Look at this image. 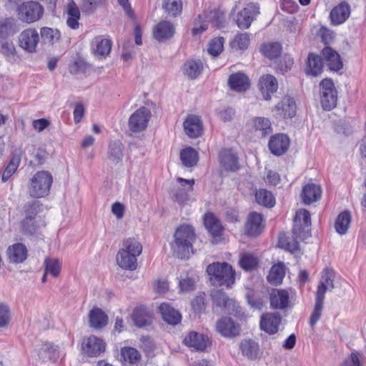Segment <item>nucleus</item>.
<instances>
[{"instance_id":"nucleus-57","label":"nucleus","mask_w":366,"mask_h":366,"mask_svg":"<svg viewBox=\"0 0 366 366\" xmlns=\"http://www.w3.org/2000/svg\"><path fill=\"white\" fill-rule=\"evenodd\" d=\"M0 52L6 58H14L16 54V49L13 42L6 39H1Z\"/></svg>"},{"instance_id":"nucleus-8","label":"nucleus","mask_w":366,"mask_h":366,"mask_svg":"<svg viewBox=\"0 0 366 366\" xmlns=\"http://www.w3.org/2000/svg\"><path fill=\"white\" fill-rule=\"evenodd\" d=\"M259 14V6L257 3H249L240 10L235 19L237 26L241 29L249 28L252 21Z\"/></svg>"},{"instance_id":"nucleus-44","label":"nucleus","mask_w":366,"mask_h":366,"mask_svg":"<svg viewBox=\"0 0 366 366\" xmlns=\"http://www.w3.org/2000/svg\"><path fill=\"white\" fill-rule=\"evenodd\" d=\"M351 221V216L349 212H341L335 222V227L336 232L340 234H345L348 229Z\"/></svg>"},{"instance_id":"nucleus-40","label":"nucleus","mask_w":366,"mask_h":366,"mask_svg":"<svg viewBox=\"0 0 366 366\" xmlns=\"http://www.w3.org/2000/svg\"><path fill=\"white\" fill-rule=\"evenodd\" d=\"M41 40L43 44L53 45L57 42L61 38V33L59 29L42 27L40 29Z\"/></svg>"},{"instance_id":"nucleus-63","label":"nucleus","mask_w":366,"mask_h":366,"mask_svg":"<svg viewBox=\"0 0 366 366\" xmlns=\"http://www.w3.org/2000/svg\"><path fill=\"white\" fill-rule=\"evenodd\" d=\"M294 64L292 58L285 55L277 64V69L282 73L287 72Z\"/></svg>"},{"instance_id":"nucleus-52","label":"nucleus","mask_w":366,"mask_h":366,"mask_svg":"<svg viewBox=\"0 0 366 366\" xmlns=\"http://www.w3.org/2000/svg\"><path fill=\"white\" fill-rule=\"evenodd\" d=\"M249 35L247 33H240L234 36L230 42V46L237 50H244L249 46Z\"/></svg>"},{"instance_id":"nucleus-53","label":"nucleus","mask_w":366,"mask_h":366,"mask_svg":"<svg viewBox=\"0 0 366 366\" xmlns=\"http://www.w3.org/2000/svg\"><path fill=\"white\" fill-rule=\"evenodd\" d=\"M211 297L216 305L220 307H227L232 302L222 290H214L211 292Z\"/></svg>"},{"instance_id":"nucleus-37","label":"nucleus","mask_w":366,"mask_h":366,"mask_svg":"<svg viewBox=\"0 0 366 366\" xmlns=\"http://www.w3.org/2000/svg\"><path fill=\"white\" fill-rule=\"evenodd\" d=\"M92 46L96 55L106 56L110 53L112 42L109 39L97 36L92 41Z\"/></svg>"},{"instance_id":"nucleus-60","label":"nucleus","mask_w":366,"mask_h":366,"mask_svg":"<svg viewBox=\"0 0 366 366\" xmlns=\"http://www.w3.org/2000/svg\"><path fill=\"white\" fill-rule=\"evenodd\" d=\"M335 132L339 134L348 135L352 132V127L345 120H339L333 124Z\"/></svg>"},{"instance_id":"nucleus-13","label":"nucleus","mask_w":366,"mask_h":366,"mask_svg":"<svg viewBox=\"0 0 366 366\" xmlns=\"http://www.w3.org/2000/svg\"><path fill=\"white\" fill-rule=\"evenodd\" d=\"M82 351L89 357H97L105 350L104 341L94 335L84 339L81 343Z\"/></svg>"},{"instance_id":"nucleus-9","label":"nucleus","mask_w":366,"mask_h":366,"mask_svg":"<svg viewBox=\"0 0 366 366\" xmlns=\"http://www.w3.org/2000/svg\"><path fill=\"white\" fill-rule=\"evenodd\" d=\"M151 117L150 110L142 107L136 110L129 119V127L134 132H139L144 130L148 124Z\"/></svg>"},{"instance_id":"nucleus-14","label":"nucleus","mask_w":366,"mask_h":366,"mask_svg":"<svg viewBox=\"0 0 366 366\" xmlns=\"http://www.w3.org/2000/svg\"><path fill=\"white\" fill-rule=\"evenodd\" d=\"M239 349L242 356L250 361L259 360L263 354L259 343L252 339L242 340Z\"/></svg>"},{"instance_id":"nucleus-27","label":"nucleus","mask_w":366,"mask_h":366,"mask_svg":"<svg viewBox=\"0 0 366 366\" xmlns=\"http://www.w3.org/2000/svg\"><path fill=\"white\" fill-rule=\"evenodd\" d=\"M208 337L197 332H191L184 339L186 345L199 351H204L208 345Z\"/></svg>"},{"instance_id":"nucleus-62","label":"nucleus","mask_w":366,"mask_h":366,"mask_svg":"<svg viewBox=\"0 0 366 366\" xmlns=\"http://www.w3.org/2000/svg\"><path fill=\"white\" fill-rule=\"evenodd\" d=\"M323 304L324 302L315 301V307L310 319V324L312 326H314L320 320L323 309Z\"/></svg>"},{"instance_id":"nucleus-42","label":"nucleus","mask_w":366,"mask_h":366,"mask_svg":"<svg viewBox=\"0 0 366 366\" xmlns=\"http://www.w3.org/2000/svg\"><path fill=\"white\" fill-rule=\"evenodd\" d=\"M180 159L186 167H192L197 164L198 153L192 147H187L180 152Z\"/></svg>"},{"instance_id":"nucleus-24","label":"nucleus","mask_w":366,"mask_h":366,"mask_svg":"<svg viewBox=\"0 0 366 366\" xmlns=\"http://www.w3.org/2000/svg\"><path fill=\"white\" fill-rule=\"evenodd\" d=\"M269 302L272 309L285 310L289 306V293L285 290L272 289L269 293Z\"/></svg>"},{"instance_id":"nucleus-33","label":"nucleus","mask_w":366,"mask_h":366,"mask_svg":"<svg viewBox=\"0 0 366 366\" xmlns=\"http://www.w3.org/2000/svg\"><path fill=\"white\" fill-rule=\"evenodd\" d=\"M17 21L13 18L0 20V39H6L19 31Z\"/></svg>"},{"instance_id":"nucleus-25","label":"nucleus","mask_w":366,"mask_h":366,"mask_svg":"<svg viewBox=\"0 0 366 366\" xmlns=\"http://www.w3.org/2000/svg\"><path fill=\"white\" fill-rule=\"evenodd\" d=\"M296 103L292 97H284L281 102L275 106L277 114L284 119H291L296 114Z\"/></svg>"},{"instance_id":"nucleus-20","label":"nucleus","mask_w":366,"mask_h":366,"mask_svg":"<svg viewBox=\"0 0 366 366\" xmlns=\"http://www.w3.org/2000/svg\"><path fill=\"white\" fill-rule=\"evenodd\" d=\"M290 142V139L287 135L278 134L270 138L268 147L273 154L280 156L288 150Z\"/></svg>"},{"instance_id":"nucleus-18","label":"nucleus","mask_w":366,"mask_h":366,"mask_svg":"<svg viewBox=\"0 0 366 366\" xmlns=\"http://www.w3.org/2000/svg\"><path fill=\"white\" fill-rule=\"evenodd\" d=\"M350 6L346 1H342L335 6L330 13L331 24L337 26L343 24L350 15Z\"/></svg>"},{"instance_id":"nucleus-58","label":"nucleus","mask_w":366,"mask_h":366,"mask_svg":"<svg viewBox=\"0 0 366 366\" xmlns=\"http://www.w3.org/2000/svg\"><path fill=\"white\" fill-rule=\"evenodd\" d=\"M334 278V271L332 269L325 268L323 270L320 282L324 283V285L329 289V290H332V289L335 287Z\"/></svg>"},{"instance_id":"nucleus-64","label":"nucleus","mask_w":366,"mask_h":366,"mask_svg":"<svg viewBox=\"0 0 366 366\" xmlns=\"http://www.w3.org/2000/svg\"><path fill=\"white\" fill-rule=\"evenodd\" d=\"M195 281L192 277H187L181 280L179 282V287L183 292H189L194 290Z\"/></svg>"},{"instance_id":"nucleus-51","label":"nucleus","mask_w":366,"mask_h":366,"mask_svg":"<svg viewBox=\"0 0 366 366\" xmlns=\"http://www.w3.org/2000/svg\"><path fill=\"white\" fill-rule=\"evenodd\" d=\"M254 126L256 131H259L262 137H266L272 132L271 122L267 118L256 117L254 119Z\"/></svg>"},{"instance_id":"nucleus-21","label":"nucleus","mask_w":366,"mask_h":366,"mask_svg":"<svg viewBox=\"0 0 366 366\" xmlns=\"http://www.w3.org/2000/svg\"><path fill=\"white\" fill-rule=\"evenodd\" d=\"M321 55L330 70L337 71L342 68L343 64L340 54L330 46H325L321 51Z\"/></svg>"},{"instance_id":"nucleus-35","label":"nucleus","mask_w":366,"mask_h":366,"mask_svg":"<svg viewBox=\"0 0 366 366\" xmlns=\"http://www.w3.org/2000/svg\"><path fill=\"white\" fill-rule=\"evenodd\" d=\"M203 70V63L201 60H188L183 67V73L189 79H195Z\"/></svg>"},{"instance_id":"nucleus-55","label":"nucleus","mask_w":366,"mask_h":366,"mask_svg":"<svg viewBox=\"0 0 366 366\" xmlns=\"http://www.w3.org/2000/svg\"><path fill=\"white\" fill-rule=\"evenodd\" d=\"M46 274H50L54 277H56L61 270L60 262L56 259H46L44 260Z\"/></svg>"},{"instance_id":"nucleus-19","label":"nucleus","mask_w":366,"mask_h":366,"mask_svg":"<svg viewBox=\"0 0 366 366\" xmlns=\"http://www.w3.org/2000/svg\"><path fill=\"white\" fill-rule=\"evenodd\" d=\"M282 322V317L278 313H267L261 317L259 326L262 330L269 335L278 332L279 326Z\"/></svg>"},{"instance_id":"nucleus-34","label":"nucleus","mask_w":366,"mask_h":366,"mask_svg":"<svg viewBox=\"0 0 366 366\" xmlns=\"http://www.w3.org/2000/svg\"><path fill=\"white\" fill-rule=\"evenodd\" d=\"M89 317L90 326L95 329H101L107 324V315L98 307H94L90 311Z\"/></svg>"},{"instance_id":"nucleus-61","label":"nucleus","mask_w":366,"mask_h":366,"mask_svg":"<svg viewBox=\"0 0 366 366\" xmlns=\"http://www.w3.org/2000/svg\"><path fill=\"white\" fill-rule=\"evenodd\" d=\"M10 320L9 307L3 303H0V327H6Z\"/></svg>"},{"instance_id":"nucleus-7","label":"nucleus","mask_w":366,"mask_h":366,"mask_svg":"<svg viewBox=\"0 0 366 366\" xmlns=\"http://www.w3.org/2000/svg\"><path fill=\"white\" fill-rule=\"evenodd\" d=\"M320 102L325 110H331L337 104V94L332 79H325L320 83Z\"/></svg>"},{"instance_id":"nucleus-38","label":"nucleus","mask_w":366,"mask_h":366,"mask_svg":"<svg viewBox=\"0 0 366 366\" xmlns=\"http://www.w3.org/2000/svg\"><path fill=\"white\" fill-rule=\"evenodd\" d=\"M204 224L213 237L220 236L222 229L221 223L212 213L208 212L204 214Z\"/></svg>"},{"instance_id":"nucleus-54","label":"nucleus","mask_w":366,"mask_h":366,"mask_svg":"<svg viewBox=\"0 0 366 366\" xmlns=\"http://www.w3.org/2000/svg\"><path fill=\"white\" fill-rule=\"evenodd\" d=\"M224 44V39L223 37L219 36L212 39L208 44V53L213 56H217L223 51Z\"/></svg>"},{"instance_id":"nucleus-23","label":"nucleus","mask_w":366,"mask_h":366,"mask_svg":"<svg viewBox=\"0 0 366 366\" xmlns=\"http://www.w3.org/2000/svg\"><path fill=\"white\" fill-rule=\"evenodd\" d=\"M259 86L264 99L269 100L271 94L276 92L278 89V82L273 75L265 74L260 77Z\"/></svg>"},{"instance_id":"nucleus-10","label":"nucleus","mask_w":366,"mask_h":366,"mask_svg":"<svg viewBox=\"0 0 366 366\" xmlns=\"http://www.w3.org/2000/svg\"><path fill=\"white\" fill-rule=\"evenodd\" d=\"M216 330L222 337L233 338L240 333V325L231 317H222L216 323Z\"/></svg>"},{"instance_id":"nucleus-6","label":"nucleus","mask_w":366,"mask_h":366,"mask_svg":"<svg viewBox=\"0 0 366 366\" xmlns=\"http://www.w3.org/2000/svg\"><path fill=\"white\" fill-rule=\"evenodd\" d=\"M43 13V7L36 1L24 2L18 7L19 18L28 24L40 19Z\"/></svg>"},{"instance_id":"nucleus-17","label":"nucleus","mask_w":366,"mask_h":366,"mask_svg":"<svg viewBox=\"0 0 366 366\" xmlns=\"http://www.w3.org/2000/svg\"><path fill=\"white\" fill-rule=\"evenodd\" d=\"M185 134L190 138H197L203 132L202 122L199 116L189 114L183 123Z\"/></svg>"},{"instance_id":"nucleus-50","label":"nucleus","mask_w":366,"mask_h":366,"mask_svg":"<svg viewBox=\"0 0 366 366\" xmlns=\"http://www.w3.org/2000/svg\"><path fill=\"white\" fill-rule=\"evenodd\" d=\"M21 159L19 156L14 155L11 157L1 175V181L6 182L15 173L19 166Z\"/></svg>"},{"instance_id":"nucleus-28","label":"nucleus","mask_w":366,"mask_h":366,"mask_svg":"<svg viewBox=\"0 0 366 366\" xmlns=\"http://www.w3.org/2000/svg\"><path fill=\"white\" fill-rule=\"evenodd\" d=\"M159 312L162 319L169 325H176L182 320L181 314L168 303H162L159 307Z\"/></svg>"},{"instance_id":"nucleus-16","label":"nucleus","mask_w":366,"mask_h":366,"mask_svg":"<svg viewBox=\"0 0 366 366\" xmlns=\"http://www.w3.org/2000/svg\"><path fill=\"white\" fill-rule=\"evenodd\" d=\"M182 187H178L172 191L171 195L179 204H185L189 200V192L193 190L194 180L185 179L181 177L177 179Z\"/></svg>"},{"instance_id":"nucleus-2","label":"nucleus","mask_w":366,"mask_h":366,"mask_svg":"<svg viewBox=\"0 0 366 366\" xmlns=\"http://www.w3.org/2000/svg\"><path fill=\"white\" fill-rule=\"evenodd\" d=\"M195 234L192 227L181 225L175 231L174 240L171 243L173 255L179 259H188L192 253V243Z\"/></svg>"},{"instance_id":"nucleus-46","label":"nucleus","mask_w":366,"mask_h":366,"mask_svg":"<svg viewBox=\"0 0 366 366\" xmlns=\"http://www.w3.org/2000/svg\"><path fill=\"white\" fill-rule=\"evenodd\" d=\"M259 260L257 257L250 253H244L241 255L239 264L245 271H251L258 266Z\"/></svg>"},{"instance_id":"nucleus-41","label":"nucleus","mask_w":366,"mask_h":366,"mask_svg":"<svg viewBox=\"0 0 366 366\" xmlns=\"http://www.w3.org/2000/svg\"><path fill=\"white\" fill-rule=\"evenodd\" d=\"M285 274V266L284 264L281 262L271 267L267 279L270 284L277 285L282 283Z\"/></svg>"},{"instance_id":"nucleus-29","label":"nucleus","mask_w":366,"mask_h":366,"mask_svg":"<svg viewBox=\"0 0 366 366\" xmlns=\"http://www.w3.org/2000/svg\"><path fill=\"white\" fill-rule=\"evenodd\" d=\"M137 257L138 255L119 249L117 254V262L121 268L133 271L137 267Z\"/></svg>"},{"instance_id":"nucleus-15","label":"nucleus","mask_w":366,"mask_h":366,"mask_svg":"<svg viewBox=\"0 0 366 366\" xmlns=\"http://www.w3.org/2000/svg\"><path fill=\"white\" fill-rule=\"evenodd\" d=\"M262 222L263 216L261 214L256 212L249 213L244 227L245 234L249 237L259 235L264 229Z\"/></svg>"},{"instance_id":"nucleus-45","label":"nucleus","mask_w":366,"mask_h":366,"mask_svg":"<svg viewBox=\"0 0 366 366\" xmlns=\"http://www.w3.org/2000/svg\"><path fill=\"white\" fill-rule=\"evenodd\" d=\"M121 358L124 364H135L140 360L141 355L137 349L125 347L121 350Z\"/></svg>"},{"instance_id":"nucleus-12","label":"nucleus","mask_w":366,"mask_h":366,"mask_svg":"<svg viewBox=\"0 0 366 366\" xmlns=\"http://www.w3.org/2000/svg\"><path fill=\"white\" fill-rule=\"evenodd\" d=\"M220 167L226 172H234L239 169V157L232 149H222L218 154Z\"/></svg>"},{"instance_id":"nucleus-36","label":"nucleus","mask_w":366,"mask_h":366,"mask_svg":"<svg viewBox=\"0 0 366 366\" xmlns=\"http://www.w3.org/2000/svg\"><path fill=\"white\" fill-rule=\"evenodd\" d=\"M132 317L134 325L138 327L149 325L152 322L149 313L143 306L136 307Z\"/></svg>"},{"instance_id":"nucleus-11","label":"nucleus","mask_w":366,"mask_h":366,"mask_svg":"<svg viewBox=\"0 0 366 366\" xmlns=\"http://www.w3.org/2000/svg\"><path fill=\"white\" fill-rule=\"evenodd\" d=\"M39 40V34L36 29H26L19 36V46L29 53H34Z\"/></svg>"},{"instance_id":"nucleus-47","label":"nucleus","mask_w":366,"mask_h":366,"mask_svg":"<svg viewBox=\"0 0 366 366\" xmlns=\"http://www.w3.org/2000/svg\"><path fill=\"white\" fill-rule=\"evenodd\" d=\"M162 8L169 15L175 17L180 14L182 10L181 0H162Z\"/></svg>"},{"instance_id":"nucleus-1","label":"nucleus","mask_w":366,"mask_h":366,"mask_svg":"<svg viewBox=\"0 0 366 366\" xmlns=\"http://www.w3.org/2000/svg\"><path fill=\"white\" fill-rule=\"evenodd\" d=\"M311 218L309 211L301 209L297 211L292 229V239L285 236L280 237L279 245L292 253L299 250V240H305L311 236Z\"/></svg>"},{"instance_id":"nucleus-26","label":"nucleus","mask_w":366,"mask_h":366,"mask_svg":"<svg viewBox=\"0 0 366 366\" xmlns=\"http://www.w3.org/2000/svg\"><path fill=\"white\" fill-rule=\"evenodd\" d=\"M175 32V27L172 23L168 21H162L157 24L153 29L155 39L159 41L172 38Z\"/></svg>"},{"instance_id":"nucleus-22","label":"nucleus","mask_w":366,"mask_h":366,"mask_svg":"<svg viewBox=\"0 0 366 366\" xmlns=\"http://www.w3.org/2000/svg\"><path fill=\"white\" fill-rule=\"evenodd\" d=\"M6 257L10 263H23L28 257L27 248L22 243H15L7 248Z\"/></svg>"},{"instance_id":"nucleus-49","label":"nucleus","mask_w":366,"mask_h":366,"mask_svg":"<svg viewBox=\"0 0 366 366\" xmlns=\"http://www.w3.org/2000/svg\"><path fill=\"white\" fill-rule=\"evenodd\" d=\"M120 250H125L128 253L139 256L142 252V246L135 238L129 237L123 241Z\"/></svg>"},{"instance_id":"nucleus-59","label":"nucleus","mask_w":366,"mask_h":366,"mask_svg":"<svg viewBox=\"0 0 366 366\" xmlns=\"http://www.w3.org/2000/svg\"><path fill=\"white\" fill-rule=\"evenodd\" d=\"M21 227L24 232L28 234H35L37 229L34 219L31 216H27L22 220Z\"/></svg>"},{"instance_id":"nucleus-39","label":"nucleus","mask_w":366,"mask_h":366,"mask_svg":"<svg viewBox=\"0 0 366 366\" xmlns=\"http://www.w3.org/2000/svg\"><path fill=\"white\" fill-rule=\"evenodd\" d=\"M323 68L322 59L314 54H310L307 57L306 73L313 76L321 74Z\"/></svg>"},{"instance_id":"nucleus-30","label":"nucleus","mask_w":366,"mask_h":366,"mask_svg":"<svg viewBox=\"0 0 366 366\" xmlns=\"http://www.w3.org/2000/svg\"><path fill=\"white\" fill-rule=\"evenodd\" d=\"M322 189L320 185L308 184L305 185L301 194L302 202L305 204H310L321 198Z\"/></svg>"},{"instance_id":"nucleus-31","label":"nucleus","mask_w":366,"mask_h":366,"mask_svg":"<svg viewBox=\"0 0 366 366\" xmlns=\"http://www.w3.org/2000/svg\"><path fill=\"white\" fill-rule=\"evenodd\" d=\"M124 147L120 140L109 142L107 150V158L113 164L122 162L124 157Z\"/></svg>"},{"instance_id":"nucleus-48","label":"nucleus","mask_w":366,"mask_h":366,"mask_svg":"<svg viewBox=\"0 0 366 366\" xmlns=\"http://www.w3.org/2000/svg\"><path fill=\"white\" fill-rule=\"evenodd\" d=\"M256 201L258 204L267 207H272L275 204V199L272 192L267 189H259L255 194Z\"/></svg>"},{"instance_id":"nucleus-56","label":"nucleus","mask_w":366,"mask_h":366,"mask_svg":"<svg viewBox=\"0 0 366 366\" xmlns=\"http://www.w3.org/2000/svg\"><path fill=\"white\" fill-rule=\"evenodd\" d=\"M247 300L248 304L254 310H260L264 304L263 297L254 291H251L247 294Z\"/></svg>"},{"instance_id":"nucleus-3","label":"nucleus","mask_w":366,"mask_h":366,"mask_svg":"<svg viewBox=\"0 0 366 366\" xmlns=\"http://www.w3.org/2000/svg\"><path fill=\"white\" fill-rule=\"evenodd\" d=\"M207 272L213 285L230 287L235 281V271L227 262H216L209 264Z\"/></svg>"},{"instance_id":"nucleus-32","label":"nucleus","mask_w":366,"mask_h":366,"mask_svg":"<svg viewBox=\"0 0 366 366\" xmlns=\"http://www.w3.org/2000/svg\"><path fill=\"white\" fill-rule=\"evenodd\" d=\"M228 84L231 89L237 92L246 91L249 87V80L243 73H235L229 76Z\"/></svg>"},{"instance_id":"nucleus-43","label":"nucleus","mask_w":366,"mask_h":366,"mask_svg":"<svg viewBox=\"0 0 366 366\" xmlns=\"http://www.w3.org/2000/svg\"><path fill=\"white\" fill-rule=\"evenodd\" d=\"M260 51L264 56L272 60L280 56L282 46L277 42L267 43L261 46Z\"/></svg>"},{"instance_id":"nucleus-4","label":"nucleus","mask_w":366,"mask_h":366,"mask_svg":"<svg viewBox=\"0 0 366 366\" xmlns=\"http://www.w3.org/2000/svg\"><path fill=\"white\" fill-rule=\"evenodd\" d=\"M53 182L51 173L47 171L36 172L30 181L29 192L31 197L41 198L47 196Z\"/></svg>"},{"instance_id":"nucleus-5","label":"nucleus","mask_w":366,"mask_h":366,"mask_svg":"<svg viewBox=\"0 0 366 366\" xmlns=\"http://www.w3.org/2000/svg\"><path fill=\"white\" fill-rule=\"evenodd\" d=\"M208 24L213 27L222 28L224 25V14L218 9H214L203 14H199L192 29L193 35L200 34L207 29Z\"/></svg>"}]
</instances>
